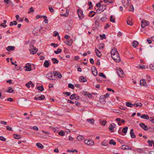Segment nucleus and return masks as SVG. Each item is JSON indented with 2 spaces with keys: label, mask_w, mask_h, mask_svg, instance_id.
Instances as JSON below:
<instances>
[{
  "label": "nucleus",
  "mask_w": 154,
  "mask_h": 154,
  "mask_svg": "<svg viewBox=\"0 0 154 154\" xmlns=\"http://www.w3.org/2000/svg\"><path fill=\"white\" fill-rule=\"evenodd\" d=\"M112 58L116 62H119L121 61V59L118 53H116V54L112 56Z\"/></svg>",
  "instance_id": "f257e3e1"
},
{
  "label": "nucleus",
  "mask_w": 154,
  "mask_h": 154,
  "mask_svg": "<svg viewBox=\"0 0 154 154\" xmlns=\"http://www.w3.org/2000/svg\"><path fill=\"white\" fill-rule=\"evenodd\" d=\"M141 26L142 28H143L149 25V22L148 21L143 20L141 21Z\"/></svg>",
  "instance_id": "f03ea898"
},
{
  "label": "nucleus",
  "mask_w": 154,
  "mask_h": 154,
  "mask_svg": "<svg viewBox=\"0 0 154 154\" xmlns=\"http://www.w3.org/2000/svg\"><path fill=\"white\" fill-rule=\"evenodd\" d=\"M84 142L86 144L90 146L93 145L94 143V141L91 139L85 140Z\"/></svg>",
  "instance_id": "7ed1b4c3"
},
{
  "label": "nucleus",
  "mask_w": 154,
  "mask_h": 154,
  "mask_svg": "<svg viewBox=\"0 0 154 154\" xmlns=\"http://www.w3.org/2000/svg\"><path fill=\"white\" fill-rule=\"evenodd\" d=\"M80 94L81 95H83L84 96H87L89 98H91L92 97V94H91L88 93V92L86 91H83L81 92Z\"/></svg>",
  "instance_id": "20e7f679"
},
{
  "label": "nucleus",
  "mask_w": 154,
  "mask_h": 154,
  "mask_svg": "<svg viewBox=\"0 0 154 154\" xmlns=\"http://www.w3.org/2000/svg\"><path fill=\"white\" fill-rule=\"evenodd\" d=\"M38 50V49L37 48L33 46H32V48L29 49L31 54H34L36 53Z\"/></svg>",
  "instance_id": "39448f33"
},
{
  "label": "nucleus",
  "mask_w": 154,
  "mask_h": 154,
  "mask_svg": "<svg viewBox=\"0 0 154 154\" xmlns=\"http://www.w3.org/2000/svg\"><path fill=\"white\" fill-rule=\"evenodd\" d=\"M78 14L80 19H82L84 17V15L82 11L80 9H78L77 10Z\"/></svg>",
  "instance_id": "423d86ee"
},
{
  "label": "nucleus",
  "mask_w": 154,
  "mask_h": 154,
  "mask_svg": "<svg viewBox=\"0 0 154 154\" xmlns=\"http://www.w3.org/2000/svg\"><path fill=\"white\" fill-rule=\"evenodd\" d=\"M122 3L123 6L125 8H127L128 6V0H122Z\"/></svg>",
  "instance_id": "0eeeda50"
},
{
  "label": "nucleus",
  "mask_w": 154,
  "mask_h": 154,
  "mask_svg": "<svg viewBox=\"0 0 154 154\" xmlns=\"http://www.w3.org/2000/svg\"><path fill=\"white\" fill-rule=\"evenodd\" d=\"M116 127V125L114 123H112L109 125V131L111 132L114 131V128Z\"/></svg>",
  "instance_id": "6e6552de"
},
{
  "label": "nucleus",
  "mask_w": 154,
  "mask_h": 154,
  "mask_svg": "<svg viewBox=\"0 0 154 154\" xmlns=\"http://www.w3.org/2000/svg\"><path fill=\"white\" fill-rule=\"evenodd\" d=\"M117 72L118 75L119 77H122L124 74L121 68H119L117 70Z\"/></svg>",
  "instance_id": "1a4fd4ad"
},
{
  "label": "nucleus",
  "mask_w": 154,
  "mask_h": 154,
  "mask_svg": "<svg viewBox=\"0 0 154 154\" xmlns=\"http://www.w3.org/2000/svg\"><path fill=\"white\" fill-rule=\"evenodd\" d=\"M53 76L54 75H53V73L51 72L48 73L46 75V78L48 79L52 80H54Z\"/></svg>",
  "instance_id": "9d476101"
},
{
  "label": "nucleus",
  "mask_w": 154,
  "mask_h": 154,
  "mask_svg": "<svg viewBox=\"0 0 154 154\" xmlns=\"http://www.w3.org/2000/svg\"><path fill=\"white\" fill-rule=\"evenodd\" d=\"M139 125L141 128L145 131H147L148 129V126L145 125L143 123H141Z\"/></svg>",
  "instance_id": "9b49d317"
},
{
  "label": "nucleus",
  "mask_w": 154,
  "mask_h": 154,
  "mask_svg": "<svg viewBox=\"0 0 154 154\" xmlns=\"http://www.w3.org/2000/svg\"><path fill=\"white\" fill-rule=\"evenodd\" d=\"M140 84L141 86H144L146 87L147 86V85L146 82V80L144 79L141 80L140 82Z\"/></svg>",
  "instance_id": "f8f14e48"
},
{
  "label": "nucleus",
  "mask_w": 154,
  "mask_h": 154,
  "mask_svg": "<svg viewBox=\"0 0 154 154\" xmlns=\"http://www.w3.org/2000/svg\"><path fill=\"white\" fill-rule=\"evenodd\" d=\"M25 68H26L25 70L26 71H30L31 70V65L29 63L26 64Z\"/></svg>",
  "instance_id": "ddd939ff"
},
{
  "label": "nucleus",
  "mask_w": 154,
  "mask_h": 154,
  "mask_svg": "<svg viewBox=\"0 0 154 154\" xmlns=\"http://www.w3.org/2000/svg\"><path fill=\"white\" fill-rule=\"evenodd\" d=\"M92 73L94 76H96L97 75V70L95 67L91 68Z\"/></svg>",
  "instance_id": "4468645a"
},
{
  "label": "nucleus",
  "mask_w": 154,
  "mask_h": 154,
  "mask_svg": "<svg viewBox=\"0 0 154 154\" xmlns=\"http://www.w3.org/2000/svg\"><path fill=\"white\" fill-rule=\"evenodd\" d=\"M122 149L124 150H131V148L126 145H123L122 146Z\"/></svg>",
  "instance_id": "2eb2a0df"
},
{
  "label": "nucleus",
  "mask_w": 154,
  "mask_h": 154,
  "mask_svg": "<svg viewBox=\"0 0 154 154\" xmlns=\"http://www.w3.org/2000/svg\"><path fill=\"white\" fill-rule=\"evenodd\" d=\"M45 98V97L44 95H41V96L39 97H35V99L36 100H43Z\"/></svg>",
  "instance_id": "dca6fc26"
},
{
  "label": "nucleus",
  "mask_w": 154,
  "mask_h": 154,
  "mask_svg": "<svg viewBox=\"0 0 154 154\" xmlns=\"http://www.w3.org/2000/svg\"><path fill=\"white\" fill-rule=\"evenodd\" d=\"M15 48L13 46H8L6 47V49L8 51H14L15 50Z\"/></svg>",
  "instance_id": "f3484780"
},
{
  "label": "nucleus",
  "mask_w": 154,
  "mask_h": 154,
  "mask_svg": "<svg viewBox=\"0 0 154 154\" xmlns=\"http://www.w3.org/2000/svg\"><path fill=\"white\" fill-rule=\"evenodd\" d=\"M116 53H118L117 50L116 48H114L113 49H112L111 52V57H112V56H113V55L114 56V55L116 54Z\"/></svg>",
  "instance_id": "a211bd4d"
},
{
  "label": "nucleus",
  "mask_w": 154,
  "mask_h": 154,
  "mask_svg": "<svg viewBox=\"0 0 154 154\" xmlns=\"http://www.w3.org/2000/svg\"><path fill=\"white\" fill-rule=\"evenodd\" d=\"M64 42L67 45L70 46L72 44V40L71 39L69 40L68 39L66 40L65 41H64Z\"/></svg>",
  "instance_id": "6ab92c4d"
},
{
  "label": "nucleus",
  "mask_w": 154,
  "mask_h": 154,
  "mask_svg": "<svg viewBox=\"0 0 154 154\" xmlns=\"http://www.w3.org/2000/svg\"><path fill=\"white\" fill-rule=\"evenodd\" d=\"M106 98L103 95L101 96L100 97V99L101 100V103H105L106 102Z\"/></svg>",
  "instance_id": "aec40b11"
},
{
  "label": "nucleus",
  "mask_w": 154,
  "mask_h": 154,
  "mask_svg": "<svg viewBox=\"0 0 154 154\" xmlns=\"http://www.w3.org/2000/svg\"><path fill=\"white\" fill-rule=\"evenodd\" d=\"M130 134L131 138H135L136 137V135L134 134L133 129H131V130Z\"/></svg>",
  "instance_id": "412c9836"
},
{
  "label": "nucleus",
  "mask_w": 154,
  "mask_h": 154,
  "mask_svg": "<svg viewBox=\"0 0 154 154\" xmlns=\"http://www.w3.org/2000/svg\"><path fill=\"white\" fill-rule=\"evenodd\" d=\"M79 81L81 82H85L87 81V79L83 76H81L79 78Z\"/></svg>",
  "instance_id": "4be33fe9"
},
{
  "label": "nucleus",
  "mask_w": 154,
  "mask_h": 154,
  "mask_svg": "<svg viewBox=\"0 0 154 154\" xmlns=\"http://www.w3.org/2000/svg\"><path fill=\"white\" fill-rule=\"evenodd\" d=\"M95 53L97 56L99 57H100L101 56V54L99 50L97 48H95Z\"/></svg>",
  "instance_id": "5701e85b"
},
{
  "label": "nucleus",
  "mask_w": 154,
  "mask_h": 154,
  "mask_svg": "<svg viewBox=\"0 0 154 154\" xmlns=\"http://www.w3.org/2000/svg\"><path fill=\"white\" fill-rule=\"evenodd\" d=\"M54 77L56 75H57L59 78H60L62 77V75L60 73H58L56 71H54Z\"/></svg>",
  "instance_id": "b1692460"
},
{
  "label": "nucleus",
  "mask_w": 154,
  "mask_h": 154,
  "mask_svg": "<svg viewBox=\"0 0 154 154\" xmlns=\"http://www.w3.org/2000/svg\"><path fill=\"white\" fill-rule=\"evenodd\" d=\"M101 144L104 146H107L109 145L107 141L105 140L101 142Z\"/></svg>",
  "instance_id": "393cba45"
},
{
  "label": "nucleus",
  "mask_w": 154,
  "mask_h": 154,
  "mask_svg": "<svg viewBox=\"0 0 154 154\" xmlns=\"http://www.w3.org/2000/svg\"><path fill=\"white\" fill-rule=\"evenodd\" d=\"M140 117L141 118L144 119H149V117L148 115H145V114H142L141 116Z\"/></svg>",
  "instance_id": "a878e982"
},
{
  "label": "nucleus",
  "mask_w": 154,
  "mask_h": 154,
  "mask_svg": "<svg viewBox=\"0 0 154 154\" xmlns=\"http://www.w3.org/2000/svg\"><path fill=\"white\" fill-rule=\"evenodd\" d=\"M130 18L129 17L128 18L127 20V23L128 25L132 26L133 24L131 21L130 20Z\"/></svg>",
  "instance_id": "bb28decb"
},
{
  "label": "nucleus",
  "mask_w": 154,
  "mask_h": 154,
  "mask_svg": "<svg viewBox=\"0 0 154 154\" xmlns=\"http://www.w3.org/2000/svg\"><path fill=\"white\" fill-rule=\"evenodd\" d=\"M16 20L19 22H22L23 21V19L21 18H19V15H17L15 17Z\"/></svg>",
  "instance_id": "cd10ccee"
},
{
  "label": "nucleus",
  "mask_w": 154,
  "mask_h": 154,
  "mask_svg": "<svg viewBox=\"0 0 154 154\" xmlns=\"http://www.w3.org/2000/svg\"><path fill=\"white\" fill-rule=\"evenodd\" d=\"M36 145L38 148L43 149L44 148L43 146L41 143H36Z\"/></svg>",
  "instance_id": "c85d7f7f"
},
{
  "label": "nucleus",
  "mask_w": 154,
  "mask_h": 154,
  "mask_svg": "<svg viewBox=\"0 0 154 154\" xmlns=\"http://www.w3.org/2000/svg\"><path fill=\"white\" fill-rule=\"evenodd\" d=\"M142 104L141 103H135L134 104H133V106H134L136 107H138V106H140L141 107L142 106Z\"/></svg>",
  "instance_id": "c756f323"
},
{
  "label": "nucleus",
  "mask_w": 154,
  "mask_h": 154,
  "mask_svg": "<svg viewBox=\"0 0 154 154\" xmlns=\"http://www.w3.org/2000/svg\"><path fill=\"white\" fill-rule=\"evenodd\" d=\"M76 139L78 141H80L82 140H84V138L82 136L79 135L77 136Z\"/></svg>",
  "instance_id": "7c9ffc66"
},
{
  "label": "nucleus",
  "mask_w": 154,
  "mask_h": 154,
  "mask_svg": "<svg viewBox=\"0 0 154 154\" xmlns=\"http://www.w3.org/2000/svg\"><path fill=\"white\" fill-rule=\"evenodd\" d=\"M7 23V21L6 20H3V23L0 24V26L2 27H3V28L6 27L7 26L6 25V23Z\"/></svg>",
  "instance_id": "2f4dec72"
},
{
  "label": "nucleus",
  "mask_w": 154,
  "mask_h": 154,
  "mask_svg": "<svg viewBox=\"0 0 154 154\" xmlns=\"http://www.w3.org/2000/svg\"><path fill=\"white\" fill-rule=\"evenodd\" d=\"M43 65L44 67L46 68H48L49 66V62L47 60H46L44 64Z\"/></svg>",
  "instance_id": "473e14b6"
},
{
  "label": "nucleus",
  "mask_w": 154,
  "mask_h": 154,
  "mask_svg": "<svg viewBox=\"0 0 154 154\" xmlns=\"http://www.w3.org/2000/svg\"><path fill=\"white\" fill-rule=\"evenodd\" d=\"M87 121L88 122H90V123L92 125H93L94 124V120L93 119H88L87 120Z\"/></svg>",
  "instance_id": "72a5a7b5"
},
{
  "label": "nucleus",
  "mask_w": 154,
  "mask_h": 154,
  "mask_svg": "<svg viewBox=\"0 0 154 154\" xmlns=\"http://www.w3.org/2000/svg\"><path fill=\"white\" fill-rule=\"evenodd\" d=\"M132 45L135 48H136L138 44V42L136 41H134L132 43Z\"/></svg>",
  "instance_id": "f704fd0d"
},
{
  "label": "nucleus",
  "mask_w": 154,
  "mask_h": 154,
  "mask_svg": "<svg viewBox=\"0 0 154 154\" xmlns=\"http://www.w3.org/2000/svg\"><path fill=\"white\" fill-rule=\"evenodd\" d=\"M126 106L127 107H131L133 106V104L129 102H126Z\"/></svg>",
  "instance_id": "c9c22d12"
},
{
  "label": "nucleus",
  "mask_w": 154,
  "mask_h": 154,
  "mask_svg": "<svg viewBox=\"0 0 154 154\" xmlns=\"http://www.w3.org/2000/svg\"><path fill=\"white\" fill-rule=\"evenodd\" d=\"M147 143H149V146H151L152 144H154V141L153 140H149L147 141Z\"/></svg>",
  "instance_id": "e433bc0d"
},
{
  "label": "nucleus",
  "mask_w": 154,
  "mask_h": 154,
  "mask_svg": "<svg viewBox=\"0 0 154 154\" xmlns=\"http://www.w3.org/2000/svg\"><path fill=\"white\" fill-rule=\"evenodd\" d=\"M95 13H96L94 11H91L89 13V16L91 17H92L95 15Z\"/></svg>",
  "instance_id": "4c0bfd02"
},
{
  "label": "nucleus",
  "mask_w": 154,
  "mask_h": 154,
  "mask_svg": "<svg viewBox=\"0 0 154 154\" xmlns=\"http://www.w3.org/2000/svg\"><path fill=\"white\" fill-rule=\"evenodd\" d=\"M51 60L53 61V63H58L59 62V61L56 59L54 58H52Z\"/></svg>",
  "instance_id": "58836bf2"
},
{
  "label": "nucleus",
  "mask_w": 154,
  "mask_h": 154,
  "mask_svg": "<svg viewBox=\"0 0 154 154\" xmlns=\"http://www.w3.org/2000/svg\"><path fill=\"white\" fill-rule=\"evenodd\" d=\"M14 90L11 87H9L8 88V90L7 91V92L9 93H11L14 92Z\"/></svg>",
  "instance_id": "ea45409f"
},
{
  "label": "nucleus",
  "mask_w": 154,
  "mask_h": 154,
  "mask_svg": "<svg viewBox=\"0 0 154 154\" xmlns=\"http://www.w3.org/2000/svg\"><path fill=\"white\" fill-rule=\"evenodd\" d=\"M14 138L16 139H20L21 138V137L20 135L16 134H14Z\"/></svg>",
  "instance_id": "a19ab883"
},
{
  "label": "nucleus",
  "mask_w": 154,
  "mask_h": 154,
  "mask_svg": "<svg viewBox=\"0 0 154 154\" xmlns=\"http://www.w3.org/2000/svg\"><path fill=\"white\" fill-rule=\"evenodd\" d=\"M62 51V50L61 49H59V48H58L57 50V51H54V52L56 54H58L59 53H60Z\"/></svg>",
  "instance_id": "79ce46f5"
},
{
  "label": "nucleus",
  "mask_w": 154,
  "mask_h": 154,
  "mask_svg": "<svg viewBox=\"0 0 154 154\" xmlns=\"http://www.w3.org/2000/svg\"><path fill=\"white\" fill-rule=\"evenodd\" d=\"M106 8V5H102L99 8L103 11Z\"/></svg>",
  "instance_id": "37998d69"
},
{
  "label": "nucleus",
  "mask_w": 154,
  "mask_h": 154,
  "mask_svg": "<svg viewBox=\"0 0 154 154\" xmlns=\"http://www.w3.org/2000/svg\"><path fill=\"white\" fill-rule=\"evenodd\" d=\"M116 142H115L113 139H111L109 141V144L110 145L112 144L113 145H115L116 144Z\"/></svg>",
  "instance_id": "c03bdc74"
},
{
  "label": "nucleus",
  "mask_w": 154,
  "mask_h": 154,
  "mask_svg": "<svg viewBox=\"0 0 154 154\" xmlns=\"http://www.w3.org/2000/svg\"><path fill=\"white\" fill-rule=\"evenodd\" d=\"M110 20L111 22L115 23V20L114 17L112 16H111L110 17Z\"/></svg>",
  "instance_id": "a18cd8bd"
},
{
  "label": "nucleus",
  "mask_w": 154,
  "mask_h": 154,
  "mask_svg": "<svg viewBox=\"0 0 154 154\" xmlns=\"http://www.w3.org/2000/svg\"><path fill=\"white\" fill-rule=\"evenodd\" d=\"M144 149H143L137 148V152L139 153H144Z\"/></svg>",
  "instance_id": "49530a36"
},
{
  "label": "nucleus",
  "mask_w": 154,
  "mask_h": 154,
  "mask_svg": "<svg viewBox=\"0 0 154 154\" xmlns=\"http://www.w3.org/2000/svg\"><path fill=\"white\" fill-rule=\"evenodd\" d=\"M95 24L97 29L100 27V23L97 20H95Z\"/></svg>",
  "instance_id": "de8ad7c7"
},
{
  "label": "nucleus",
  "mask_w": 154,
  "mask_h": 154,
  "mask_svg": "<svg viewBox=\"0 0 154 154\" xmlns=\"http://www.w3.org/2000/svg\"><path fill=\"white\" fill-rule=\"evenodd\" d=\"M98 75L100 76L103 77L104 78H106V75L102 72H99V73Z\"/></svg>",
  "instance_id": "09e8293b"
},
{
  "label": "nucleus",
  "mask_w": 154,
  "mask_h": 154,
  "mask_svg": "<svg viewBox=\"0 0 154 154\" xmlns=\"http://www.w3.org/2000/svg\"><path fill=\"white\" fill-rule=\"evenodd\" d=\"M104 46V45L103 43H100L99 45V48L100 49H103Z\"/></svg>",
  "instance_id": "8fccbe9b"
},
{
  "label": "nucleus",
  "mask_w": 154,
  "mask_h": 154,
  "mask_svg": "<svg viewBox=\"0 0 154 154\" xmlns=\"http://www.w3.org/2000/svg\"><path fill=\"white\" fill-rule=\"evenodd\" d=\"M37 89L41 91H42L44 90L43 86L42 85L38 86L37 87Z\"/></svg>",
  "instance_id": "3c124183"
},
{
  "label": "nucleus",
  "mask_w": 154,
  "mask_h": 154,
  "mask_svg": "<svg viewBox=\"0 0 154 154\" xmlns=\"http://www.w3.org/2000/svg\"><path fill=\"white\" fill-rule=\"evenodd\" d=\"M69 11H67V10H66V13L64 14H61V15L63 16H64L66 17H67L69 15Z\"/></svg>",
  "instance_id": "603ef678"
},
{
  "label": "nucleus",
  "mask_w": 154,
  "mask_h": 154,
  "mask_svg": "<svg viewBox=\"0 0 154 154\" xmlns=\"http://www.w3.org/2000/svg\"><path fill=\"white\" fill-rule=\"evenodd\" d=\"M128 127H125L124 128H123L122 130V132L126 134L127 130L128 129Z\"/></svg>",
  "instance_id": "864d4df0"
},
{
  "label": "nucleus",
  "mask_w": 154,
  "mask_h": 154,
  "mask_svg": "<svg viewBox=\"0 0 154 154\" xmlns=\"http://www.w3.org/2000/svg\"><path fill=\"white\" fill-rule=\"evenodd\" d=\"M68 87L69 88H71L72 89H74V85L73 84L70 83L69 84Z\"/></svg>",
  "instance_id": "5fc2aeb1"
},
{
  "label": "nucleus",
  "mask_w": 154,
  "mask_h": 154,
  "mask_svg": "<svg viewBox=\"0 0 154 154\" xmlns=\"http://www.w3.org/2000/svg\"><path fill=\"white\" fill-rule=\"evenodd\" d=\"M100 37L102 39H106V38L105 35V34H103V35H100Z\"/></svg>",
  "instance_id": "6e6d98bb"
},
{
  "label": "nucleus",
  "mask_w": 154,
  "mask_h": 154,
  "mask_svg": "<svg viewBox=\"0 0 154 154\" xmlns=\"http://www.w3.org/2000/svg\"><path fill=\"white\" fill-rule=\"evenodd\" d=\"M59 135L61 136H63L65 134V133L64 131H60L59 133Z\"/></svg>",
  "instance_id": "4d7b16f0"
},
{
  "label": "nucleus",
  "mask_w": 154,
  "mask_h": 154,
  "mask_svg": "<svg viewBox=\"0 0 154 154\" xmlns=\"http://www.w3.org/2000/svg\"><path fill=\"white\" fill-rule=\"evenodd\" d=\"M75 96H77V94H72L70 96V99L71 100L74 99Z\"/></svg>",
  "instance_id": "13d9d810"
},
{
  "label": "nucleus",
  "mask_w": 154,
  "mask_h": 154,
  "mask_svg": "<svg viewBox=\"0 0 154 154\" xmlns=\"http://www.w3.org/2000/svg\"><path fill=\"white\" fill-rule=\"evenodd\" d=\"M51 46H54V48L57 47L59 45L58 44H55V43H52L51 44Z\"/></svg>",
  "instance_id": "bf43d9fd"
},
{
  "label": "nucleus",
  "mask_w": 154,
  "mask_h": 154,
  "mask_svg": "<svg viewBox=\"0 0 154 154\" xmlns=\"http://www.w3.org/2000/svg\"><path fill=\"white\" fill-rule=\"evenodd\" d=\"M67 151L68 152H78L76 149H74V150H70L69 149H68Z\"/></svg>",
  "instance_id": "052dcab7"
},
{
  "label": "nucleus",
  "mask_w": 154,
  "mask_h": 154,
  "mask_svg": "<svg viewBox=\"0 0 154 154\" xmlns=\"http://www.w3.org/2000/svg\"><path fill=\"white\" fill-rule=\"evenodd\" d=\"M100 124L103 126H105L106 125V121H100Z\"/></svg>",
  "instance_id": "680f3d73"
},
{
  "label": "nucleus",
  "mask_w": 154,
  "mask_h": 154,
  "mask_svg": "<svg viewBox=\"0 0 154 154\" xmlns=\"http://www.w3.org/2000/svg\"><path fill=\"white\" fill-rule=\"evenodd\" d=\"M29 11L27 12L28 14H29L31 13V12H33L34 11V10H33V7H31L30 9H29Z\"/></svg>",
  "instance_id": "e2e57ef3"
},
{
  "label": "nucleus",
  "mask_w": 154,
  "mask_h": 154,
  "mask_svg": "<svg viewBox=\"0 0 154 154\" xmlns=\"http://www.w3.org/2000/svg\"><path fill=\"white\" fill-rule=\"evenodd\" d=\"M129 11H133L134 10V8L133 6L131 5L130 6V8L128 9Z\"/></svg>",
  "instance_id": "0e129e2a"
},
{
  "label": "nucleus",
  "mask_w": 154,
  "mask_h": 154,
  "mask_svg": "<svg viewBox=\"0 0 154 154\" xmlns=\"http://www.w3.org/2000/svg\"><path fill=\"white\" fill-rule=\"evenodd\" d=\"M149 67L151 69L154 70V63L150 64L149 65Z\"/></svg>",
  "instance_id": "69168bd1"
},
{
  "label": "nucleus",
  "mask_w": 154,
  "mask_h": 154,
  "mask_svg": "<svg viewBox=\"0 0 154 154\" xmlns=\"http://www.w3.org/2000/svg\"><path fill=\"white\" fill-rule=\"evenodd\" d=\"M58 35V33L57 31H55L54 32L53 36L54 37H56L57 36V35Z\"/></svg>",
  "instance_id": "338daca9"
},
{
  "label": "nucleus",
  "mask_w": 154,
  "mask_h": 154,
  "mask_svg": "<svg viewBox=\"0 0 154 154\" xmlns=\"http://www.w3.org/2000/svg\"><path fill=\"white\" fill-rule=\"evenodd\" d=\"M102 11L99 8L96 11V13L97 14L100 13L102 12Z\"/></svg>",
  "instance_id": "774afa93"
}]
</instances>
